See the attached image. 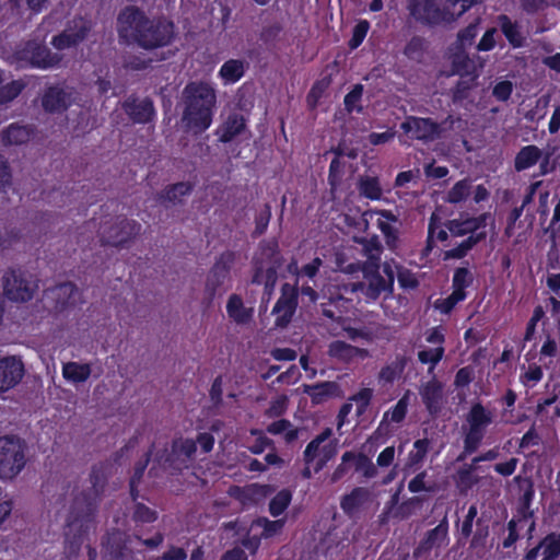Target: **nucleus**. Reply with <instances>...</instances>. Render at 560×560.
Returning <instances> with one entry per match:
<instances>
[{
  "label": "nucleus",
  "instance_id": "obj_4",
  "mask_svg": "<svg viewBox=\"0 0 560 560\" xmlns=\"http://www.w3.org/2000/svg\"><path fill=\"white\" fill-rule=\"evenodd\" d=\"M332 433L331 428H325L307 443L303 451L304 468L301 470L303 479L308 480L313 474L320 472L337 455V440H330Z\"/></svg>",
  "mask_w": 560,
  "mask_h": 560
},
{
  "label": "nucleus",
  "instance_id": "obj_11",
  "mask_svg": "<svg viewBox=\"0 0 560 560\" xmlns=\"http://www.w3.org/2000/svg\"><path fill=\"white\" fill-rule=\"evenodd\" d=\"M299 306V287L296 284L283 283L280 289V296L273 305L272 315L276 328H287L292 322Z\"/></svg>",
  "mask_w": 560,
  "mask_h": 560
},
{
  "label": "nucleus",
  "instance_id": "obj_43",
  "mask_svg": "<svg viewBox=\"0 0 560 560\" xmlns=\"http://www.w3.org/2000/svg\"><path fill=\"white\" fill-rule=\"evenodd\" d=\"M91 365L89 363L68 362L62 366V375L72 383H83L91 375Z\"/></svg>",
  "mask_w": 560,
  "mask_h": 560
},
{
  "label": "nucleus",
  "instance_id": "obj_5",
  "mask_svg": "<svg viewBox=\"0 0 560 560\" xmlns=\"http://www.w3.org/2000/svg\"><path fill=\"white\" fill-rule=\"evenodd\" d=\"M468 430L464 435V448L456 462H463L475 453L485 439L487 428L492 423V415L481 402L471 406L467 415Z\"/></svg>",
  "mask_w": 560,
  "mask_h": 560
},
{
  "label": "nucleus",
  "instance_id": "obj_40",
  "mask_svg": "<svg viewBox=\"0 0 560 560\" xmlns=\"http://www.w3.org/2000/svg\"><path fill=\"white\" fill-rule=\"evenodd\" d=\"M447 535V521L443 520L438 526L427 532L423 539L420 541L415 555L420 551L431 550L435 545H439Z\"/></svg>",
  "mask_w": 560,
  "mask_h": 560
},
{
  "label": "nucleus",
  "instance_id": "obj_39",
  "mask_svg": "<svg viewBox=\"0 0 560 560\" xmlns=\"http://www.w3.org/2000/svg\"><path fill=\"white\" fill-rule=\"evenodd\" d=\"M452 70L453 73L458 74L462 78L470 77L469 80L471 83L477 79L474 62L462 48L459 51H456L452 57Z\"/></svg>",
  "mask_w": 560,
  "mask_h": 560
},
{
  "label": "nucleus",
  "instance_id": "obj_60",
  "mask_svg": "<svg viewBox=\"0 0 560 560\" xmlns=\"http://www.w3.org/2000/svg\"><path fill=\"white\" fill-rule=\"evenodd\" d=\"M423 499L421 497L415 495L405 501H402L397 509L395 510L393 516L399 520H406L412 515L416 506L421 505Z\"/></svg>",
  "mask_w": 560,
  "mask_h": 560
},
{
  "label": "nucleus",
  "instance_id": "obj_47",
  "mask_svg": "<svg viewBox=\"0 0 560 560\" xmlns=\"http://www.w3.org/2000/svg\"><path fill=\"white\" fill-rule=\"evenodd\" d=\"M104 545L113 559L127 560V547L125 541L121 539V534L119 532L108 534Z\"/></svg>",
  "mask_w": 560,
  "mask_h": 560
},
{
  "label": "nucleus",
  "instance_id": "obj_6",
  "mask_svg": "<svg viewBox=\"0 0 560 560\" xmlns=\"http://www.w3.org/2000/svg\"><path fill=\"white\" fill-rule=\"evenodd\" d=\"M26 444L15 435L0 436V479L11 480L26 464Z\"/></svg>",
  "mask_w": 560,
  "mask_h": 560
},
{
  "label": "nucleus",
  "instance_id": "obj_18",
  "mask_svg": "<svg viewBox=\"0 0 560 560\" xmlns=\"http://www.w3.org/2000/svg\"><path fill=\"white\" fill-rule=\"evenodd\" d=\"M384 272L388 275L387 281L383 276H373L353 284V291L360 292L368 302L376 301L385 291H392L394 276L388 265L384 266Z\"/></svg>",
  "mask_w": 560,
  "mask_h": 560
},
{
  "label": "nucleus",
  "instance_id": "obj_42",
  "mask_svg": "<svg viewBox=\"0 0 560 560\" xmlns=\"http://www.w3.org/2000/svg\"><path fill=\"white\" fill-rule=\"evenodd\" d=\"M541 560H556L560 557V532H550L538 541Z\"/></svg>",
  "mask_w": 560,
  "mask_h": 560
},
{
  "label": "nucleus",
  "instance_id": "obj_49",
  "mask_svg": "<svg viewBox=\"0 0 560 560\" xmlns=\"http://www.w3.org/2000/svg\"><path fill=\"white\" fill-rule=\"evenodd\" d=\"M535 490L533 485L529 483L527 489L523 492L520 498V503L516 509V515L514 516L518 522H525L529 518H533L534 512L530 510L532 502L534 500Z\"/></svg>",
  "mask_w": 560,
  "mask_h": 560
},
{
  "label": "nucleus",
  "instance_id": "obj_46",
  "mask_svg": "<svg viewBox=\"0 0 560 560\" xmlns=\"http://www.w3.org/2000/svg\"><path fill=\"white\" fill-rule=\"evenodd\" d=\"M471 192V182L468 178L460 179L447 191L445 201L457 205L465 201Z\"/></svg>",
  "mask_w": 560,
  "mask_h": 560
},
{
  "label": "nucleus",
  "instance_id": "obj_36",
  "mask_svg": "<svg viewBox=\"0 0 560 560\" xmlns=\"http://www.w3.org/2000/svg\"><path fill=\"white\" fill-rule=\"evenodd\" d=\"M357 188L359 195L369 200H380L383 196V189L377 176H360Z\"/></svg>",
  "mask_w": 560,
  "mask_h": 560
},
{
  "label": "nucleus",
  "instance_id": "obj_9",
  "mask_svg": "<svg viewBox=\"0 0 560 560\" xmlns=\"http://www.w3.org/2000/svg\"><path fill=\"white\" fill-rule=\"evenodd\" d=\"M236 260V255L233 250H225L217 258L210 268L205 283V294L209 302L215 298L218 290L230 279L231 269Z\"/></svg>",
  "mask_w": 560,
  "mask_h": 560
},
{
  "label": "nucleus",
  "instance_id": "obj_62",
  "mask_svg": "<svg viewBox=\"0 0 560 560\" xmlns=\"http://www.w3.org/2000/svg\"><path fill=\"white\" fill-rule=\"evenodd\" d=\"M370 30V22L368 20H360L352 30L351 38L349 39L350 49H357L364 40Z\"/></svg>",
  "mask_w": 560,
  "mask_h": 560
},
{
  "label": "nucleus",
  "instance_id": "obj_37",
  "mask_svg": "<svg viewBox=\"0 0 560 560\" xmlns=\"http://www.w3.org/2000/svg\"><path fill=\"white\" fill-rule=\"evenodd\" d=\"M153 450H154V444H152L149 447V450L144 453L143 458L138 460L135 465L133 474L129 480V491H130V495L133 501H136L139 497L138 486L141 482L144 471L151 460Z\"/></svg>",
  "mask_w": 560,
  "mask_h": 560
},
{
  "label": "nucleus",
  "instance_id": "obj_57",
  "mask_svg": "<svg viewBox=\"0 0 560 560\" xmlns=\"http://www.w3.org/2000/svg\"><path fill=\"white\" fill-rule=\"evenodd\" d=\"M477 529L471 534L469 548L471 550L483 549L487 545V538L489 536V526L482 523V518L476 521Z\"/></svg>",
  "mask_w": 560,
  "mask_h": 560
},
{
  "label": "nucleus",
  "instance_id": "obj_25",
  "mask_svg": "<svg viewBox=\"0 0 560 560\" xmlns=\"http://www.w3.org/2000/svg\"><path fill=\"white\" fill-rule=\"evenodd\" d=\"M194 187L195 185L191 182H178L167 185L158 195V200L165 207H168V205H183L184 198L190 196Z\"/></svg>",
  "mask_w": 560,
  "mask_h": 560
},
{
  "label": "nucleus",
  "instance_id": "obj_44",
  "mask_svg": "<svg viewBox=\"0 0 560 560\" xmlns=\"http://www.w3.org/2000/svg\"><path fill=\"white\" fill-rule=\"evenodd\" d=\"M474 282L472 272L466 267H458L454 270L452 278V289L464 300L467 298L466 289Z\"/></svg>",
  "mask_w": 560,
  "mask_h": 560
},
{
  "label": "nucleus",
  "instance_id": "obj_10",
  "mask_svg": "<svg viewBox=\"0 0 560 560\" xmlns=\"http://www.w3.org/2000/svg\"><path fill=\"white\" fill-rule=\"evenodd\" d=\"M408 10L416 21L429 26L456 20L447 9L440 8L438 0H410Z\"/></svg>",
  "mask_w": 560,
  "mask_h": 560
},
{
  "label": "nucleus",
  "instance_id": "obj_26",
  "mask_svg": "<svg viewBox=\"0 0 560 560\" xmlns=\"http://www.w3.org/2000/svg\"><path fill=\"white\" fill-rule=\"evenodd\" d=\"M410 358L406 353H396L394 359L386 363L378 372V381L384 384H393L404 374Z\"/></svg>",
  "mask_w": 560,
  "mask_h": 560
},
{
  "label": "nucleus",
  "instance_id": "obj_13",
  "mask_svg": "<svg viewBox=\"0 0 560 560\" xmlns=\"http://www.w3.org/2000/svg\"><path fill=\"white\" fill-rule=\"evenodd\" d=\"M400 129L411 139L423 142L434 141L442 137L444 128L442 124L429 117L407 116L400 124Z\"/></svg>",
  "mask_w": 560,
  "mask_h": 560
},
{
  "label": "nucleus",
  "instance_id": "obj_53",
  "mask_svg": "<svg viewBox=\"0 0 560 560\" xmlns=\"http://www.w3.org/2000/svg\"><path fill=\"white\" fill-rule=\"evenodd\" d=\"M284 526V520H276L270 521L267 517L260 516L253 521L252 527H261L262 533L260 536L262 538H270L278 534Z\"/></svg>",
  "mask_w": 560,
  "mask_h": 560
},
{
  "label": "nucleus",
  "instance_id": "obj_21",
  "mask_svg": "<svg viewBox=\"0 0 560 560\" xmlns=\"http://www.w3.org/2000/svg\"><path fill=\"white\" fill-rule=\"evenodd\" d=\"M303 393L306 394L313 406L323 405L331 398L340 397L341 388L337 382L323 381L315 384H303Z\"/></svg>",
  "mask_w": 560,
  "mask_h": 560
},
{
  "label": "nucleus",
  "instance_id": "obj_29",
  "mask_svg": "<svg viewBox=\"0 0 560 560\" xmlns=\"http://www.w3.org/2000/svg\"><path fill=\"white\" fill-rule=\"evenodd\" d=\"M246 129V120L242 115L231 114L219 126L217 135L222 143L231 142L235 137L242 135Z\"/></svg>",
  "mask_w": 560,
  "mask_h": 560
},
{
  "label": "nucleus",
  "instance_id": "obj_35",
  "mask_svg": "<svg viewBox=\"0 0 560 560\" xmlns=\"http://www.w3.org/2000/svg\"><path fill=\"white\" fill-rule=\"evenodd\" d=\"M78 288L72 282H62L50 290L51 296L56 300V308L65 310L74 304Z\"/></svg>",
  "mask_w": 560,
  "mask_h": 560
},
{
  "label": "nucleus",
  "instance_id": "obj_16",
  "mask_svg": "<svg viewBox=\"0 0 560 560\" xmlns=\"http://www.w3.org/2000/svg\"><path fill=\"white\" fill-rule=\"evenodd\" d=\"M282 262L283 257L280 252L278 240H262L259 242L257 252L252 259V272H255L257 267L262 271H266V268H275V271L278 272Z\"/></svg>",
  "mask_w": 560,
  "mask_h": 560
},
{
  "label": "nucleus",
  "instance_id": "obj_2",
  "mask_svg": "<svg viewBox=\"0 0 560 560\" xmlns=\"http://www.w3.org/2000/svg\"><path fill=\"white\" fill-rule=\"evenodd\" d=\"M117 32L120 39L149 51L167 47L176 38L173 21L163 15L150 18L136 5L118 13Z\"/></svg>",
  "mask_w": 560,
  "mask_h": 560
},
{
  "label": "nucleus",
  "instance_id": "obj_1",
  "mask_svg": "<svg viewBox=\"0 0 560 560\" xmlns=\"http://www.w3.org/2000/svg\"><path fill=\"white\" fill-rule=\"evenodd\" d=\"M109 468L110 464L107 462L93 465L90 472L91 487L73 499L65 529V549L69 556L78 555L94 526L95 514L107 483Z\"/></svg>",
  "mask_w": 560,
  "mask_h": 560
},
{
  "label": "nucleus",
  "instance_id": "obj_41",
  "mask_svg": "<svg viewBox=\"0 0 560 560\" xmlns=\"http://www.w3.org/2000/svg\"><path fill=\"white\" fill-rule=\"evenodd\" d=\"M278 280V272L275 268H266L262 271L259 267L255 272H252L250 283L256 285H264V294L268 298L273 293Z\"/></svg>",
  "mask_w": 560,
  "mask_h": 560
},
{
  "label": "nucleus",
  "instance_id": "obj_64",
  "mask_svg": "<svg viewBox=\"0 0 560 560\" xmlns=\"http://www.w3.org/2000/svg\"><path fill=\"white\" fill-rule=\"evenodd\" d=\"M343 163L338 159V156H335L331 160L328 170V184L332 189L337 188V186H339L341 183Z\"/></svg>",
  "mask_w": 560,
  "mask_h": 560
},
{
  "label": "nucleus",
  "instance_id": "obj_61",
  "mask_svg": "<svg viewBox=\"0 0 560 560\" xmlns=\"http://www.w3.org/2000/svg\"><path fill=\"white\" fill-rule=\"evenodd\" d=\"M477 515H478L477 504H471L468 508L467 514L465 515V517L462 522L458 542H460L462 539L466 540L471 536L474 522H475V518L477 517Z\"/></svg>",
  "mask_w": 560,
  "mask_h": 560
},
{
  "label": "nucleus",
  "instance_id": "obj_51",
  "mask_svg": "<svg viewBox=\"0 0 560 560\" xmlns=\"http://www.w3.org/2000/svg\"><path fill=\"white\" fill-rule=\"evenodd\" d=\"M26 88L23 80H13L0 86V105H7L14 101Z\"/></svg>",
  "mask_w": 560,
  "mask_h": 560
},
{
  "label": "nucleus",
  "instance_id": "obj_22",
  "mask_svg": "<svg viewBox=\"0 0 560 560\" xmlns=\"http://www.w3.org/2000/svg\"><path fill=\"white\" fill-rule=\"evenodd\" d=\"M373 212L378 215L376 224L384 235L386 244L389 247L396 246L399 238L397 225L400 224L398 215L388 209H376Z\"/></svg>",
  "mask_w": 560,
  "mask_h": 560
},
{
  "label": "nucleus",
  "instance_id": "obj_48",
  "mask_svg": "<svg viewBox=\"0 0 560 560\" xmlns=\"http://www.w3.org/2000/svg\"><path fill=\"white\" fill-rule=\"evenodd\" d=\"M445 354L444 347L424 348L418 351V361L421 364L429 365L428 372L433 373L436 365L442 361Z\"/></svg>",
  "mask_w": 560,
  "mask_h": 560
},
{
  "label": "nucleus",
  "instance_id": "obj_7",
  "mask_svg": "<svg viewBox=\"0 0 560 560\" xmlns=\"http://www.w3.org/2000/svg\"><path fill=\"white\" fill-rule=\"evenodd\" d=\"M16 59L30 68L48 70L58 68L63 59L59 52H52L46 45L36 40H27L16 50Z\"/></svg>",
  "mask_w": 560,
  "mask_h": 560
},
{
  "label": "nucleus",
  "instance_id": "obj_19",
  "mask_svg": "<svg viewBox=\"0 0 560 560\" xmlns=\"http://www.w3.org/2000/svg\"><path fill=\"white\" fill-rule=\"evenodd\" d=\"M491 214L489 212H483L477 217H468L460 214L458 219H452L446 221L445 228L453 236H465L472 235L479 233L481 229H485L487 225L488 219H490Z\"/></svg>",
  "mask_w": 560,
  "mask_h": 560
},
{
  "label": "nucleus",
  "instance_id": "obj_56",
  "mask_svg": "<svg viewBox=\"0 0 560 560\" xmlns=\"http://www.w3.org/2000/svg\"><path fill=\"white\" fill-rule=\"evenodd\" d=\"M409 396L406 393L396 405L384 413V419L389 417V420L394 423H400L405 420L408 411Z\"/></svg>",
  "mask_w": 560,
  "mask_h": 560
},
{
  "label": "nucleus",
  "instance_id": "obj_30",
  "mask_svg": "<svg viewBox=\"0 0 560 560\" xmlns=\"http://www.w3.org/2000/svg\"><path fill=\"white\" fill-rule=\"evenodd\" d=\"M500 30L509 44L513 48H522L525 45L526 38L522 33V27L516 21H512L506 14L498 16Z\"/></svg>",
  "mask_w": 560,
  "mask_h": 560
},
{
  "label": "nucleus",
  "instance_id": "obj_20",
  "mask_svg": "<svg viewBox=\"0 0 560 560\" xmlns=\"http://www.w3.org/2000/svg\"><path fill=\"white\" fill-rule=\"evenodd\" d=\"M419 394L429 415L439 416L443 407V384L432 378L421 386Z\"/></svg>",
  "mask_w": 560,
  "mask_h": 560
},
{
  "label": "nucleus",
  "instance_id": "obj_31",
  "mask_svg": "<svg viewBox=\"0 0 560 560\" xmlns=\"http://www.w3.org/2000/svg\"><path fill=\"white\" fill-rule=\"evenodd\" d=\"M369 498L370 491L366 488L355 487L341 498L340 508L345 514L352 516L368 502Z\"/></svg>",
  "mask_w": 560,
  "mask_h": 560
},
{
  "label": "nucleus",
  "instance_id": "obj_55",
  "mask_svg": "<svg viewBox=\"0 0 560 560\" xmlns=\"http://www.w3.org/2000/svg\"><path fill=\"white\" fill-rule=\"evenodd\" d=\"M425 50V40L421 36H412L405 46V56L415 61H420Z\"/></svg>",
  "mask_w": 560,
  "mask_h": 560
},
{
  "label": "nucleus",
  "instance_id": "obj_27",
  "mask_svg": "<svg viewBox=\"0 0 560 560\" xmlns=\"http://www.w3.org/2000/svg\"><path fill=\"white\" fill-rule=\"evenodd\" d=\"M34 128L20 122H12L1 131V142L5 147L21 145L31 139Z\"/></svg>",
  "mask_w": 560,
  "mask_h": 560
},
{
  "label": "nucleus",
  "instance_id": "obj_52",
  "mask_svg": "<svg viewBox=\"0 0 560 560\" xmlns=\"http://www.w3.org/2000/svg\"><path fill=\"white\" fill-rule=\"evenodd\" d=\"M159 517L156 510L149 508L144 503L136 502L132 511V521L136 524H151Z\"/></svg>",
  "mask_w": 560,
  "mask_h": 560
},
{
  "label": "nucleus",
  "instance_id": "obj_12",
  "mask_svg": "<svg viewBox=\"0 0 560 560\" xmlns=\"http://www.w3.org/2000/svg\"><path fill=\"white\" fill-rule=\"evenodd\" d=\"M141 231V224L136 220L119 218L109 228H101V242L103 245L122 247L133 240Z\"/></svg>",
  "mask_w": 560,
  "mask_h": 560
},
{
  "label": "nucleus",
  "instance_id": "obj_38",
  "mask_svg": "<svg viewBox=\"0 0 560 560\" xmlns=\"http://www.w3.org/2000/svg\"><path fill=\"white\" fill-rule=\"evenodd\" d=\"M477 465L472 462L471 464H465L458 468L455 475V485L460 493H467L474 486L479 482V478L475 475Z\"/></svg>",
  "mask_w": 560,
  "mask_h": 560
},
{
  "label": "nucleus",
  "instance_id": "obj_28",
  "mask_svg": "<svg viewBox=\"0 0 560 560\" xmlns=\"http://www.w3.org/2000/svg\"><path fill=\"white\" fill-rule=\"evenodd\" d=\"M225 307L230 319L237 325H246L253 319L254 308L246 307L242 296L236 293L229 296Z\"/></svg>",
  "mask_w": 560,
  "mask_h": 560
},
{
  "label": "nucleus",
  "instance_id": "obj_50",
  "mask_svg": "<svg viewBox=\"0 0 560 560\" xmlns=\"http://www.w3.org/2000/svg\"><path fill=\"white\" fill-rule=\"evenodd\" d=\"M292 492L289 489H282L269 502V513L273 517L280 516L290 505Z\"/></svg>",
  "mask_w": 560,
  "mask_h": 560
},
{
  "label": "nucleus",
  "instance_id": "obj_3",
  "mask_svg": "<svg viewBox=\"0 0 560 560\" xmlns=\"http://www.w3.org/2000/svg\"><path fill=\"white\" fill-rule=\"evenodd\" d=\"M182 121L188 130L202 133L213 121L217 92L207 81H190L182 92Z\"/></svg>",
  "mask_w": 560,
  "mask_h": 560
},
{
  "label": "nucleus",
  "instance_id": "obj_14",
  "mask_svg": "<svg viewBox=\"0 0 560 560\" xmlns=\"http://www.w3.org/2000/svg\"><path fill=\"white\" fill-rule=\"evenodd\" d=\"M25 373V364L20 355L0 357V396L19 386Z\"/></svg>",
  "mask_w": 560,
  "mask_h": 560
},
{
  "label": "nucleus",
  "instance_id": "obj_8",
  "mask_svg": "<svg viewBox=\"0 0 560 560\" xmlns=\"http://www.w3.org/2000/svg\"><path fill=\"white\" fill-rule=\"evenodd\" d=\"M37 289V283L20 268H9L3 275V293L12 302L31 301Z\"/></svg>",
  "mask_w": 560,
  "mask_h": 560
},
{
  "label": "nucleus",
  "instance_id": "obj_59",
  "mask_svg": "<svg viewBox=\"0 0 560 560\" xmlns=\"http://www.w3.org/2000/svg\"><path fill=\"white\" fill-rule=\"evenodd\" d=\"M271 219V207L269 203H265L262 209L258 212L255 218V229L253 231L252 236L258 237L262 235L269 225Z\"/></svg>",
  "mask_w": 560,
  "mask_h": 560
},
{
  "label": "nucleus",
  "instance_id": "obj_58",
  "mask_svg": "<svg viewBox=\"0 0 560 560\" xmlns=\"http://www.w3.org/2000/svg\"><path fill=\"white\" fill-rule=\"evenodd\" d=\"M373 398V390L371 388H361L358 393L352 395L349 400L355 402V412L358 417L363 416Z\"/></svg>",
  "mask_w": 560,
  "mask_h": 560
},
{
  "label": "nucleus",
  "instance_id": "obj_15",
  "mask_svg": "<svg viewBox=\"0 0 560 560\" xmlns=\"http://www.w3.org/2000/svg\"><path fill=\"white\" fill-rule=\"evenodd\" d=\"M91 25L82 18L74 19L66 30L52 36L50 44L57 50H65L77 47L89 35Z\"/></svg>",
  "mask_w": 560,
  "mask_h": 560
},
{
  "label": "nucleus",
  "instance_id": "obj_32",
  "mask_svg": "<svg viewBox=\"0 0 560 560\" xmlns=\"http://www.w3.org/2000/svg\"><path fill=\"white\" fill-rule=\"evenodd\" d=\"M247 63L242 59H229L221 66L218 77L224 85H231L238 82L246 72Z\"/></svg>",
  "mask_w": 560,
  "mask_h": 560
},
{
  "label": "nucleus",
  "instance_id": "obj_54",
  "mask_svg": "<svg viewBox=\"0 0 560 560\" xmlns=\"http://www.w3.org/2000/svg\"><path fill=\"white\" fill-rule=\"evenodd\" d=\"M558 354H559L558 340L551 334H546L545 340L539 350L540 360H542L545 358L549 359V362L544 364L545 369L551 368L552 359L556 358Z\"/></svg>",
  "mask_w": 560,
  "mask_h": 560
},
{
  "label": "nucleus",
  "instance_id": "obj_45",
  "mask_svg": "<svg viewBox=\"0 0 560 560\" xmlns=\"http://www.w3.org/2000/svg\"><path fill=\"white\" fill-rule=\"evenodd\" d=\"M267 432L272 435L283 434L287 443H292L299 438V429L293 427L291 421L288 419H279L271 422L267 427Z\"/></svg>",
  "mask_w": 560,
  "mask_h": 560
},
{
  "label": "nucleus",
  "instance_id": "obj_34",
  "mask_svg": "<svg viewBox=\"0 0 560 560\" xmlns=\"http://www.w3.org/2000/svg\"><path fill=\"white\" fill-rule=\"evenodd\" d=\"M542 156V151L535 144H528L516 153L514 168L517 172L528 170L536 165Z\"/></svg>",
  "mask_w": 560,
  "mask_h": 560
},
{
  "label": "nucleus",
  "instance_id": "obj_63",
  "mask_svg": "<svg viewBox=\"0 0 560 560\" xmlns=\"http://www.w3.org/2000/svg\"><path fill=\"white\" fill-rule=\"evenodd\" d=\"M544 377L542 368L536 363L529 364L528 369L521 374V382L525 386H535Z\"/></svg>",
  "mask_w": 560,
  "mask_h": 560
},
{
  "label": "nucleus",
  "instance_id": "obj_17",
  "mask_svg": "<svg viewBox=\"0 0 560 560\" xmlns=\"http://www.w3.org/2000/svg\"><path fill=\"white\" fill-rule=\"evenodd\" d=\"M121 107L133 124L145 125L152 122L156 116L150 97L139 98L131 94L122 102Z\"/></svg>",
  "mask_w": 560,
  "mask_h": 560
},
{
  "label": "nucleus",
  "instance_id": "obj_23",
  "mask_svg": "<svg viewBox=\"0 0 560 560\" xmlns=\"http://www.w3.org/2000/svg\"><path fill=\"white\" fill-rule=\"evenodd\" d=\"M327 354L339 362L350 363L354 359H365L370 355L369 350L352 346L342 340H334L328 345Z\"/></svg>",
  "mask_w": 560,
  "mask_h": 560
},
{
  "label": "nucleus",
  "instance_id": "obj_33",
  "mask_svg": "<svg viewBox=\"0 0 560 560\" xmlns=\"http://www.w3.org/2000/svg\"><path fill=\"white\" fill-rule=\"evenodd\" d=\"M342 462H353L354 470L361 472L366 479L374 478L377 475V469L372 463L371 458L363 453H354L347 451L341 456Z\"/></svg>",
  "mask_w": 560,
  "mask_h": 560
},
{
  "label": "nucleus",
  "instance_id": "obj_24",
  "mask_svg": "<svg viewBox=\"0 0 560 560\" xmlns=\"http://www.w3.org/2000/svg\"><path fill=\"white\" fill-rule=\"evenodd\" d=\"M70 106L69 94L59 85L48 86L42 96V107L45 112L55 114L67 110Z\"/></svg>",
  "mask_w": 560,
  "mask_h": 560
}]
</instances>
